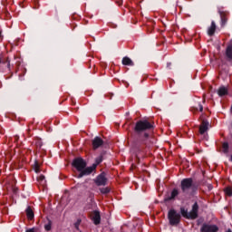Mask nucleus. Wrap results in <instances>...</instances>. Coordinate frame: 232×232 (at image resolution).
Listing matches in <instances>:
<instances>
[{
	"label": "nucleus",
	"instance_id": "412c9836",
	"mask_svg": "<svg viewBox=\"0 0 232 232\" xmlns=\"http://www.w3.org/2000/svg\"><path fill=\"white\" fill-rule=\"evenodd\" d=\"M100 193H102V195H108V193H110L111 191V189L109 187L106 188H100Z\"/></svg>",
	"mask_w": 232,
	"mask_h": 232
},
{
	"label": "nucleus",
	"instance_id": "b1692460",
	"mask_svg": "<svg viewBox=\"0 0 232 232\" xmlns=\"http://www.w3.org/2000/svg\"><path fill=\"white\" fill-rule=\"evenodd\" d=\"M199 109V111H204V106H202L200 103L198 104V107H192L191 111L195 113Z\"/></svg>",
	"mask_w": 232,
	"mask_h": 232
},
{
	"label": "nucleus",
	"instance_id": "bb28decb",
	"mask_svg": "<svg viewBox=\"0 0 232 232\" xmlns=\"http://www.w3.org/2000/svg\"><path fill=\"white\" fill-rule=\"evenodd\" d=\"M34 171L35 173H39L41 171L39 169V163L37 161L34 163Z\"/></svg>",
	"mask_w": 232,
	"mask_h": 232
},
{
	"label": "nucleus",
	"instance_id": "4468645a",
	"mask_svg": "<svg viewBox=\"0 0 232 232\" xmlns=\"http://www.w3.org/2000/svg\"><path fill=\"white\" fill-rule=\"evenodd\" d=\"M215 32H217V24H215V21H212L210 26L208 28V35L213 37Z\"/></svg>",
	"mask_w": 232,
	"mask_h": 232
},
{
	"label": "nucleus",
	"instance_id": "7ed1b4c3",
	"mask_svg": "<svg viewBox=\"0 0 232 232\" xmlns=\"http://www.w3.org/2000/svg\"><path fill=\"white\" fill-rule=\"evenodd\" d=\"M72 168H75L80 173L77 176V179H82L90 174H83L86 170L87 163L82 160V158H75L72 162Z\"/></svg>",
	"mask_w": 232,
	"mask_h": 232
},
{
	"label": "nucleus",
	"instance_id": "2f4dec72",
	"mask_svg": "<svg viewBox=\"0 0 232 232\" xmlns=\"http://www.w3.org/2000/svg\"><path fill=\"white\" fill-rule=\"evenodd\" d=\"M230 111L232 112V104L230 105Z\"/></svg>",
	"mask_w": 232,
	"mask_h": 232
},
{
	"label": "nucleus",
	"instance_id": "2eb2a0df",
	"mask_svg": "<svg viewBox=\"0 0 232 232\" xmlns=\"http://www.w3.org/2000/svg\"><path fill=\"white\" fill-rule=\"evenodd\" d=\"M218 14L220 15L221 24H226V23H227V14H228V13L222 10V9H218Z\"/></svg>",
	"mask_w": 232,
	"mask_h": 232
},
{
	"label": "nucleus",
	"instance_id": "f03ea898",
	"mask_svg": "<svg viewBox=\"0 0 232 232\" xmlns=\"http://www.w3.org/2000/svg\"><path fill=\"white\" fill-rule=\"evenodd\" d=\"M180 188L184 195H195L197 185L193 182V178H185L180 182Z\"/></svg>",
	"mask_w": 232,
	"mask_h": 232
},
{
	"label": "nucleus",
	"instance_id": "39448f33",
	"mask_svg": "<svg viewBox=\"0 0 232 232\" xmlns=\"http://www.w3.org/2000/svg\"><path fill=\"white\" fill-rule=\"evenodd\" d=\"M180 218H182V216L177 210L174 208L169 210L168 219L170 226H179L180 224Z\"/></svg>",
	"mask_w": 232,
	"mask_h": 232
},
{
	"label": "nucleus",
	"instance_id": "c756f323",
	"mask_svg": "<svg viewBox=\"0 0 232 232\" xmlns=\"http://www.w3.org/2000/svg\"><path fill=\"white\" fill-rule=\"evenodd\" d=\"M167 68L168 70H171V63H167Z\"/></svg>",
	"mask_w": 232,
	"mask_h": 232
},
{
	"label": "nucleus",
	"instance_id": "423d86ee",
	"mask_svg": "<svg viewBox=\"0 0 232 232\" xmlns=\"http://www.w3.org/2000/svg\"><path fill=\"white\" fill-rule=\"evenodd\" d=\"M102 160H103V157L102 154L95 159V163H93L91 167L86 168V170L82 174L83 175H92V173H93V171H95L97 169V166L99 164H101V162H102Z\"/></svg>",
	"mask_w": 232,
	"mask_h": 232
},
{
	"label": "nucleus",
	"instance_id": "ddd939ff",
	"mask_svg": "<svg viewBox=\"0 0 232 232\" xmlns=\"http://www.w3.org/2000/svg\"><path fill=\"white\" fill-rule=\"evenodd\" d=\"M232 40H230V44L227 45L226 53H225V58L227 61H232Z\"/></svg>",
	"mask_w": 232,
	"mask_h": 232
},
{
	"label": "nucleus",
	"instance_id": "4be33fe9",
	"mask_svg": "<svg viewBox=\"0 0 232 232\" xmlns=\"http://www.w3.org/2000/svg\"><path fill=\"white\" fill-rule=\"evenodd\" d=\"M37 181L40 182L43 186H44V184H46V178L44 177V175H40L37 178Z\"/></svg>",
	"mask_w": 232,
	"mask_h": 232
},
{
	"label": "nucleus",
	"instance_id": "20e7f679",
	"mask_svg": "<svg viewBox=\"0 0 232 232\" xmlns=\"http://www.w3.org/2000/svg\"><path fill=\"white\" fill-rule=\"evenodd\" d=\"M198 203L196 201L192 205L190 212H188V209L184 208H180V213L184 217V218H188V220H195L198 218Z\"/></svg>",
	"mask_w": 232,
	"mask_h": 232
},
{
	"label": "nucleus",
	"instance_id": "7c9ffc66",
	"mask_svg": "<svg viewBox=\"0 0 232 232\" xmlns=\"http://www.w3.org/2000/svg\"><path fill=\"white\" fill-rule=\"evenodd\" d=\"M14 140L17 142L19 140V136H15Z\"/></svg>",
	"mask_w": 232,
	"mask_h": 232
},
{
	"label": "nucleus",
	"instance_id": "aec40b11",
	"mask_svg": "<svg viewBox=\"0 0 232 232\" xmlns=\"http://www.w3.org/2000/svg\"><path fill=\"white\" fill-rule=\"evenodd\" d=\"M34 144L38 150H41V148H43V140H41L39 137H35Z\"/></svg>",
	"mask_w": 232,
	"mask_h": 232
},
{
	"label": "nucleus",
	"instance_id": "1a4fd4ad",
	"mask_svg": "<svg viewBox=\"0 0 232 232\" xmlns=\"http://www.w3.org/2000/svg\"><path fill=\"white\" fill-rule=\"evenodd\" d=\"M218 227L217 225H209L204 223L200 228V232H218Z\"/></svg>",
	"mask_w": 232,
	"mask_h": 232
},
{
	"label": "nucleus",
	"instance_id": "393cba45",
	"mask_svg": "<svg viewBox=\"0 0 232 232\" xmlns=\"http://www.w3.org/2000/svg\"><path fill=\"white\" fill-rule=\"evenodd\" d=\"M225 195H227V197H232V188L231 187H227L225 189Z\"/></svg>",
	"mask_w": 232,
	"mask_h": 232
},
{
	"label": "nucleus",
	"instance_id": "5701e85b",
	"mask_svg": "<svg viewBox=\"0 0 232 232\" xmlns=\"http://www.w3.org/2000/svg\"><path fill=\"white\" fill-rule=\"evenodd\" d=\"M45 231H51L52 230V221L50 218H47V223L44 225Z\"/></svg>",
	"mask_w": 232,
	"mask_h": 232
},
{
	"label": "nucleus",
	"instance_id": "f8f14e48",
	"mask_svg": "<svg viewBox=\"0 0 232 232\" xmlns=\"http://www.w3.org/2000/svg\"><path fill=\"white\" fill-rule=\"evenodd\" d=\"M92 221L95 226H99V224H101V212L97 210L92 212Z\"/></svg>",
	"mask_w": 232,
	"mask_h": 232
},
{
	"label": "nucleus",
	"instance_id": "9b49d317",
	"mask_svg": "<svg viewBox=\"0 0 232 232\" xmlns=\"http://www.w3.org/2000/svg\"><path fill=\"white\" fill-rule=\"evenodd\" d=\"M208 130H209V121L203 120L199 126L200 135H204Z\"/></svg>",
	"mask_w": 232,
	"mask_h": 232
},
{
	"label": "nucleus",
	"instance_id": "c85d7f7f",
	"mask_svg": "<svg viewBox=\"0 0 232 232\" xmlns=\"http://www.w3.org/2000/svg\"><path fill=\"white\" fill-rule=\"evenodd\" d=\"M25 232H35V228H27Z\"/></svg>",
	"mask_w": 232,
	"mask_h": 232
},
{
	"label": "nucleus",
	"instance_id": "f257e3e1",
	"mask_svg": "<svg viewBox=\"0 0 232 232\" xmlns=\"http://www.w3.org/2000/svg\"><path fill=\"white\" fill-rule=\"evenodd\" d=\"M155 130V123L148 120H140L135 123L132 132L130 133V144L136 157L141 153L144 157L146 150L150 148V132Z\"/></svg>",
	"mask_w": 232,
	"mask_h": 232
},
{
	"label": "nucleus",
	"instance_id": "473e14b6",
	"mask_svg": "<svg viewBox=\"0 0 232 232\" xmlns=\"http://www.w3.org/2000/svg\"><path fill=\"white\" fill-rule=\"evenodd\" d=\"M0 38H1V32H0Z\"/></svg>",
	"mask_w": 232,
	"mask_h": 232
},
{
	"label": "nucleus",
	"instance_id": "a211bd4d",
	"mask_svg": "<svg viewBox=\"0 0 232 232\" xmlns=\"http://www.w3.org/2000/svg\"><path fill=\"white\" fill-rule=\"evenodd\" d=\"M179 193L180 192L179 191V188H173L170 193V196L167 198V200H175V198L179 197Z\"/></svg>",
	"mask_w": 232,
	"mask_h": 232
},
{
	"label": "nucleus",
	"instance_id": "9d476101",
	"mask_svg": "<svg viewBox=\"0 0 232 232\" xmlns=\"http://www.w3.org/2000/svg\"><path fill=\"white\" fill-rule=\"evenodd\" d=\"M104 145V140H102V139L99 136H96L93 140H92V150H99V148H101V146Z\"/></svg>",
	"mask_w": 232,
	"mask_h": 232
},
{
	"label": "nucleus",
	"instance_id": "cd10ccee",
	"mask_svg": "<svg viewBox=\"0 0 232 232\" xmlns=\"http://www.w3.org/2000/svg\"><path fill=\"white\" fill-rule=\"evenodd\" d=\"M115 3L118 6H121L122 5V0H115Z\"/></svg>",
	"mask_w": 232,
	"mask_h": 232
},
{
	"label": "nucleus",
	"instance_id": "0eeeda50",
	"mask_svg": "<svg viewBox=\"0 0 232 232\" xmlns=\"http://www.w3.org/2000/svg\"><path fill=\"white\" fill-rule=\"evenodd\" d=\"M96 186H106L108 184V178H106V172H102L94 179Z\"/></svg>",
	"mask_w": 232,
	"mask_h": 232
},
{
	"label": "nucleus",
	"instance_id": "dca6fc26",
	"mask_svg": "<svg viewBox=\"0 0 232 232\" xmlns=\"http://www.w3.org/2000/svg\"><path fill=\"white\" fill-rule=\"evenodd\" d=\"M25 214L28 220H34V218H35V214H34L32 207H27V208L25 209Z\"/></svg>",
	"mask_w": 232,
	"mask_h": 232
},
{
	"label": "nucleus",
	"instance_id": "6e6552de",
	"mask_svg": "<svg viewBox=\"0 0 232 232\" xmlns=\"http://www.w3.org/2000/svg\"><path fill=\"white\" fill-rule=\"evenodd\" d=\"M221 152L224 153L228 158V160L232 162V154L231 153V148L229 147V142L225 141L221 145Z\"/></svg>",
	"mask_w": 232,
	"mask_h": 232
},
{
	"label": "nucleus",
	"instance_id": "a878e982",
	"mask_svg": "<svg viewBox=\"0 0 232 232\" xmlns=\"http://www.w3.org/2000/svg\"><path fill=\"white\" fill-rule=\"evenodd\" d=\"M82 222V220L81 218H78L77 221L74 223V227L75 229H77V231H79V227L81 226Z\"/></svg>",
	"mask_w": 232,
	"mask_h": 232
},
{
	"label": "nucleus",
	"instance_id": "f3484780",
	"mask_svg": "<svg viewBox=\"0 0 232 232\" xmlns=\"http://www.w3.org/2000/svg\"><path fill=\"white\" fill-rule=\"evenodd\" d=\"M227 93H229V91L227 87L221 86L218 90V95H219V97H226Z\"/></svg>",
	"mask_w": 232,
	"mask_h": 232
},
{
	"label": "nucleus",
	"instance_id": "6ab92c4d",
	"mask_svg": "<svg viewBox=\"0 0 232 232\" xmlns=\"http://www.w3.org/2000/svg\"><path fill=\"white\" fill-rule=\"evenodd\" d=\"M122 64L124 66H135V63H133V61H131V59H130V57L125 56L122 58Z\"/></svg>",
	"mask_w": 232,
	"mask_h": 232
}]
</instances>
